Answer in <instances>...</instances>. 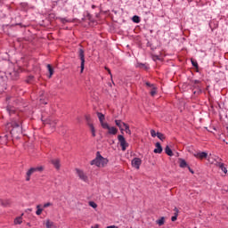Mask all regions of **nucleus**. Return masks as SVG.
Wrapping results in <instances>:
<instances>
[{
  "mask_svg": "<svg viewBox=\"0 0 228 228\" xmlns=\"http://www.w3.org/2000/svg\"><path fill=\"white\" fill-rule=\"evenodd\" d=\"M43 95H44V91H42V92L40 93V97H43Z\"/></svg>",
  "mask_w": 228,
  "mask_h": 228,
  "instance_id": "nucleus-45",
  "label": "nucleus"
},
{
  "mask_svg": "<svg viewBox=\"0 0 228 228\" xmlns=\"http://www.w3.org/2000/svg\"><path fill=\"white\" fill-rule=\"evenodd\" d=\"M135 68L136 69H142V70H149V69H151V66L149 65V63L137 62L135 64Z\"/></svg>",
  "mask_w": 228,
  "mask_h": 228,
  "instance_id": "nucleus-15",
  "label": "nucleus"
},
{
  "mask_svg": "<svg viewBox=\"0 0 228 228\" xmlns=\"http://www.w3.org/2000/svg\"><path fill=\"white\" fill-rule=\"evenodd\" d=\"M7 112L9 113V115H13V113H15L14 110H12V107L7 106Z\"/></svg>",
  "mask_w": 228,
  "mask_h": 228,
  "instance_id": "nucleus-32",
  "label": "nucleus"
},
{
  "mask_svg": "<svg viewBox=\"0 0 228 228\" xmlns=\"http://www.w3.org/2000/svg\"><path fill=\"white\" fill-rule=\"evenodd\" d=\"M50 206H53V203L47 202V203H45V204L43 205V208H49Z\"/></svg>",
  "mask_w": 228,
  "mask_h": 228,
  "instance_id": "nucleus-40",
  "label": "nucleus"
},
{
  "mask_svg": "<svg viewBox=\"0 0 228 228\" xmlns=\"http://www.w3.org/2000/svg\"><path fill=\"white\" fill-rule=\"evenodd\" d=\"M150 133H151L152 138H156V136H158V133H156V130H154V129H151Z\"/></svg>",
  "mask_w": 228,
  "mask_h": 228,
  "instance_id": "nucleus-33",
  "label": "nucleus"
},
{
  "mask_svg": "<svg viewBox=\"0 0 228 228\" xmlns=\"http://www.w3.org/2000/svg\"><path fill=\"white\" fill-rule=\"evenodd\" d=\"M8 204H10V201H7L6 203L2 202V206H4V207L8 206Z\"/></svg>",
  "mask_w": 228,
  "mask_h": 228,
  "instance_id": "nucleus-44",
  "label": "nucleus"
},
{
  "mask_svg": "<svg viewBox=\"0 0 228 228\" xmlns=\"http://www.w3.org/2000/svg\"><path fill=\"white\" fill-rule=\"evenodd\" d=\"M199 85H200V80H192V86L196 89L193 91L194 95L202 94V88Z\"/></svg>",
  "mask_w": 228,
  "mask_h": 228,
  "instance_id": "nucleus-8",
  "label": "nucleus"
},
{
  "mask_svg": "<svg viewBox=\"0 0 228 228\" xmlns=\"http://www.w3.org/2000/svg\"><path fill=\"white\" fill-rule=\"evenodd\" d=\"M222 161V159H219V161L216 162V167H218L224 174H227V167H225V164H224Z\"/></svg>",
  "mask_w": 228,
  "mask_h": 228,
  "instance_id": "nucleus-14",
  "label": "nucleus"
},
{
  "mask_svg": "<svg viewBox=\"0 0 228 228\" xmlns=\"http://www.w3.org/2000/svg\"><path fill=\"white\" fill-rule=\"evenodd\" d=\"M156 87H153L152 90L151 91V97H154V95H156Z\"/></svg>",
  "mask_w": 228,
  "mask_h": 228,
  "instance_id": "nucleus-35",
  "label": "nucleus"
},
{
  "mask_svg": "<svg viewBox=\"0 0 228 228\" xmlns=\"http://www.w3.org/2000/svg\"><path fill=\"white\" fill-rule=\"evenodd\" d=\"M7 133H10L12 138L19 139V136L22 134V121L19 118V116L12 118L10 122L5 125Z\"/></svg>",
  "mask_w": 228,
  "mask_h": 228,
  "instance_id": "nucleus-1",
  "label": "nucleus"
},
{
  "mask_svg": "<svg viewBox=\"0 0 228 228\" xmlns=\"http://www.w3.org/2000/svg\"><path fill=\"white\" fill-rule=\"evenodd\" d=\"M110 160H108V159L102 157V155H101L100 151L96 152V157L94 159L91 160L90 165L92 166H95L98 167L99 168H101V167H106V165H108Z\"/></svg>",
  "mask_w": 228,
  "mask_h": 228,
  "instance_id": "nucleus-2",
  "label": "nucleus"
},
{
  "mask_svg": "<svg viewBox=\"0 0 228 228\" xmlns=\"http://www.w3.org/2000/svg\"><path fill=\"white\" fill-rule=\"evenodd\" d=\"M14 224H15L16 225H20V224H22V217H20V216L16 217V218L14 219Z\"/></svg>",
  "mask_w": 228,
  "mask_h": 228,
  "instance_id": "nucleus-28",
  "label": "nucleus"
},
{
  "mask_svg": "<svg viewBox=\"0 0 228 228\" xmlns=\"http://www.w3.org/2000/svg\"><path fill=\"white\" fill-rule=\"evenodd\" d=\"M115 124L119 128V131L121 132V134H124V128L122 127V126H124L125 123L122 122V120L120 119H116Z\"/></svg>",
  "mask_w": 228,
  "mask_h": 228,
  "instance_id": "nucleus-18",
  "label": "nucleus"
},
{
  "mask_svg": "<svg viewBox=\"0 0 228 228\" xmlns=\"http://www.w3.org/2000/svg\"><path fill=\"white\" fill-rule=\"evenodd\" d=\"M146 86H149L150 88H155L154 84H151L150 82L145 83Z\"/></svg>",
  "mask_w": 228,
  "mask_h": 228,
  "instance_id": "nucleus-37",
  "label": "nucleus"
},
{
  "mask_svg": "<svg viewBox=\"0 0 228 228\" xmlns=\"http://www.w3.org/2000/svg\"><path fill=\"white\" fill-rule=\"evenodd\" d=\"M44 171V167H30L27 171V176H26V181H31V175L35 174V172H43Z\"/></svg>",
  "mask_w": 228,
  "mask_h": 228,
  "instance_id": "nucleus-4",
  "label": "nucleus"
},
{
  "mask_svg": "<svg viewBox=\"0 0 228 228\" xmlns=\"http://www.w3.org/2000/svg\"><path fill=\"white\" fill-rule=\"evenodd\" d=\"M123 126L125 127L124 131L126 133V134L131 135V129L129 128V125L126 123H123Z\"/></svg>",
  "mask_w": 228,
  "mask_h": 228,
  "instance_id": "nucleus-23",
  "label": "nucleus"
},
{
  "mask_svg": "<svg viewBox=\"0 0 228 228\" xmlns=\"http://www.w3.org/2000/svg\"><path fill=\"white\" fill-rule=\"evenodd\" d=\"M43 124H48V126H50V127H53L54 129V127H56V124H58V120L56 119H52L51 118H46L45 120L42 119Z\"/></svg>",
  "mask_w": 228,
  "mask_h": 228,
  "instance_id": "nucleus-10",
  "label": "nucleus"
},
{
  "mask_svg": "<svg viewBox=\"0 0 228 228\" xmlns=\"http://www.w3.org/2000/svg\"><path fill=\"white\" fill-rule=\"evenodd\" d=\"M76 174L77 177H79L80 181H83L84 183H88V175H86V173L83 171L82 169L76 168Z\"/></svg>",
  "mask_w": 228,
  "mask_h": 228,
  "instance_id": "nucleus-6",
  "label": "nucleus"
},
{
  "mask_svg": "<svg viewBox=\"0 0 228 228\" xmlns=\"http://www.w3.org/2000/svg\"><path fill=\"white\" fill-rule=\"evenodd\" d=\"M47 69L49 71V77H53V74H54V69L51 66V64H47Z\"/></svg>",
  "mask_w": 228,
  "mask_h": 228,
  "instance_id": "nucleus-24",
  "label": "nucleus"
},
{
  "mask_svg": "<svg viewBox=\"0 0 228 228\" xmlns=\"http://www.w3.org/2000/svg\"><path fill=\"white\" fill-rule=\"evenodd\" d=\"M194 158H196V159H206V158H208V152L206 151H198L193 153Z\"/></svg>",
  "mask_w": 228,
  "mask_h": 228,
  "instance_id": "nucleus-12",
  "label": "nucleus"
},
{
  "mask_svg": "<svg viewBox=\"0 0 228 228\" xmlns=\"http://www.w3.org/2000/svg\"><path fill=\"white\" fill-rule=\"evenodd\" d=\"M93 10H95L96 6L94 4L92 5Z\"/></svg>",
  "mask_w": 228,
  "mask_h": 228,
  "instance_id": "nucleus-46",
  "label": "nucleus"
},
{
  "mask_svg": "<svg viewBox=\"0 0 228 228\" xmlns=\"http://www.w3.org/2000/svg\"><path fill=\"white\" fill-rule=\"evenodd\" d=\"M61 22H62V24H65L66 22H70V20H67V18H61Z\"/></svg>",
  "mask_w": 228,
  "mask_h": 228,
  "instance_id": "nucleus-36",
  "label": "nucleus"
},
{
  "mask_svg": "<svg viewBox=\"0 0 228 228\" xmlns=\"http://www.w3.org/2000/svg\"><path fill=\"white\" fill-rule=\"evenodd\" d=\"M44 171V167H30L27 171V176H26V181H31V175L35 174V172H43Z\"/></svg>",
  "mask_w": 228,
  "mask_h": 228,
  "instance_id": "nucleus-3",
  "label": "nucleus"
},
{
  "mask_svg": "<svg viewBox=\"0 0 228 228\" xmlns=\"http://www.w3.org/2000/svg\"><path fill=\"white\" fill-rule=\"evenodd\" d=\"M89 206L94 209H97V203L95 201H89Z\"/></svg>",
  "mask_w": 228,
  "mask_h": 228,
  "instance_id": "nucleus-31",
  "label": "nucleus"
},
{
  "mask_svg": "<svg viewBox=\"0 0 228 228\" xmlns=\"http://www.w3.org/2000/svg\"><path fill=\"white\" fill-rule=\"evenodd\" d=\"M132 20H133V22H134V24H140V22H141L140 16H138V15L133 16Z\"/></svg>",
  "mask_w": 228,
  "mask_h": 228,
  "instance_id": "nucleus-25",
  "label": "nucleus"
},
{
  "mask_svg": "<svg viewBox=\"0 0 228 228\" xmlns=\"http://www.w3.org/2000/svg\"><path fill=\"white\" fill-rule=\"evenodd\" d=\"M180 168H186L189 167L188 163L186 162V160L184 159H180V165H179Z\"/></svg>",
  "mask_w": 228,
  "mask_h": 228,
  "instance_id": "nucleus-20",
  "label": "nucleus"
},
{
  "mask_svg": "<svg viewBox=\"0 0 228 228\" xmlns=\"http://www.w3.org/2000/svg\"><path fill=\"white\" fill-rule=\"evenodd\" d=\"M78 57L81 61L80 62V74H83L85 70V50L83 48L78 49Z\"/></svg>",
  "mask_w": 228,
  "mask_h": 228,
  "instance_id": "nucleus-5",
  "label": "nucleus"
},
{
  "mask_svg": "<svg viewBox=\"0 0 228 228\" xmlns=\"http://www.w3.org/2000/svg\"><path fill=\"white\" fill-rule=\"evenodd\" d=\"M52 165H53L56 170H60L61 164L60 163V159H54L51 160Z\"/></svg>",
  "mask_w": 228,
  "mask_h": 228,
  "instance_id": "nucleus-16",
  "label": "nucleus"
},
{
  "mask_svg": "<svg viewBox=\"0 0 228 228\" xmlns=\"http://www.w3.org/2000/svg\"><path fill=\"white\" fill-rule=\"evenodd\" d=\"M174 211H175L174 216L171 217L172 222H175V220H177V216H179V208H177V207L174 208Z\"/></svg>",
  "mask_w": 228,
  "mask_h": 228,
  "instance_id": "nucleus-19",
  "label": "nucleus"
},
{
  "mask_svg": "<svg viewBox=\"0 0 228 228\" xmlns=\"http://www.w3.org/2000/svg\"><path fill=\"white\" fill-rule=\"evenodd\" d=\"M54 225L53 221L47 220L46 221V228H52Z\"/></svg>",
  "mask_w": 228,
  "mask_h": 228,
  "instance_id": "nucleus-30",
  "label": "nucleus"
},
{
  "mask_svg": "<svg viewBox=\"0 0 228 228\" xmlns=\"http://www.w3.org/2000/svg\"><path fill=\"white\" fill-rule=\"evenodd\" d=\"M131 165L136 170H140V167L142 166V159L140 158H134L131 161Z\"/></svg>",
  "mask_w": 228,
  "mask_h": 228,
  "instance_id": "nucleus-9",
  "label": "nucleus"
},
{
  "mask_svg": "<svg viewBox=\"0 0 228 228\" xmlns=\"http://www.w3.org/2000/svg\"><path fill=\"white\" fill-rule=\"evenodd\" d=\"M165 152L167 156H174V151H172V149H170V146L168 145L166 146Z\"/></svg>",
  "mask_w": 228,
  "mask_h": 228,
  "instance_id": "nucleus-22",
  "label": "nucleus"
},
{
  "mask_svg": "<svg viewBox=\"0 0 228 228\" xmlns=\"http://www.w3.org/2000/svg\"><path fill=\"white\" fill-rule=\"evenodd\" d=\"M3 138H4V140L5 143H6V142H8V134H5Z\"/></svg>",
  "mask_w": 228,
  "mask_h": 228,
  "instance_id": "nucleus-43",
  "label": "nucleus"
},
{
  "mask_svg": "<svg viewBox=\"0 0 228 228\" xmlns=\"http://www.w3.org/2000/svg\"><path fill=\"white\" fill-rule=\"evenodd\" d=\"M39 102L40 104H47V101L44 98H40Z\"/></svg>",
  "mask_w": 228,
  "mask_h": 228,
  "instance_id": "nucleus-38",
  "label": "nucleus"
},
{
  "mask_svg": "<svg viewBox=\"0 0 228 228\" xmlns=\"http://www.w3.org/2000/svg\"><path fill=\"white\" fill-rule=\"evenodd\" d=\"M105 70H107L108 74H110V77H113V75L111 74V69L110 68L105 67Z\"/></svg>",
  "mask_w": 228,
  "mask_h": 228,
  "instance_id": "nucleus-39",
  "label": "nucleus"
},
{
  "mask_svg": "<svg viewBox=\"0 0 228 228\" xmlns=\"http://www.w3.org/2000/svg\"><path fill=\"white\" fill-rule=\"evenodd\" d=\"M157 137H158L159 140H160L161 142L165 141V134H163L161 132H157Z\"/></svg>",
  "mask_w": 228,
  "mask_h": 228,
  "instance_id": "nucleus-27",
  "label": "nucleus"
},
{
  "mask_svg": "<svg viewBox=\"0 0 228 228\" xmlns=\"http://www.w3.org/2000/svg\"><path fill=\"white\" fill-rule=\"evenodd\" d=\"M189 172H191V174H195V172L193 171V169H191V167L190 166L187 167Z\"/></svg>",
  "mask_w": 228,
  "mask_h": 228,
  "instance_id": "nucleus-42",
  "label": "nucleus"
},
{
  "mask_svg": "<svg viewBox=\"0 0 228 228\" xmlns=\"http://www.w3.org/2000/svg\"><path fill=\"white\" fill-rule=\"evenodd\" d=\"M157 60H159V57L157 56Z\"/></svg>",
  "mask_w": 228,
  "mask_h": 228,
  "instance_id": "nucleus-47",
  "label": "nucleus"
},
{
  "mask_svg": "<svg viewBox=\"0 0 228 228\" xmlns=\"http://www.w3.org/2000/svg\"><path fill=\"white\" fill-rule=\"evenodd\" d=\"M85 118L86 122H90V120H92V118L90 117V115H86Z\"/></svg>",
  "mask_w": 228,
  "mask_h": 228,
  "instance_id": "nucleus-41",
  "label": "nucleus"
},
{
  "mask_svg": "<svg viewBox=\"0 0 228 228\" xmlns=\"http://www.w3.org/2000/svg\"><path fill=\"white\" fill-rule=\"evenodd\" d=\"M42 205H37V211H36V215L40 216L42 215V211H44V208H41Z\"/></svg>",
  "mask_w": 228,
  "mask_h": 228,
  "instance_id": "nucleus-26",
  "label": "nucleus"
},
{
  "mask_svg": "<svg viewBox=\"0 0 228 228\" xmlns=\"http://www.w3.org/2000/svg\"><path fill=\"white\" fill-rule=\"evenodd\" d=\"M191 65H192V67L199 69V62H197V61H191Z\"/></svg>",
  "mask_w": 228,
  "mask_h": 228,
  "instance_id": "nucleus-34",
  "label": "nucleus"
},
{
  "mask_svg": "<svg viewBox=\"0 0 228 228\" xmlns=\"http://www.w3.org/2000/svg\"><path fill=\"white\" fill-rule=\"evenodd\" d=\"M155 147L156 148L153 151L155 154H161V152H163V147H161V143L156 142Z\"/></svg>",
  "mask_w": 228,
  "mask_h": 228,
  "instance_id": "nucleus-17",
  "label": "nucleus"
},
{
  "mask_svg": "<svg viewBox=\"0 0 228 228\" xmlns=\"http://www.w3.org/2000/svg\"><path fill=\"white\" fill-rule=\"evenodd\" d=\"M157 224H158L159 225H164V224H165V217L162 216V217H160L159 219H158V220H157Z\"/></svg>",
  "mask_w": 228,
  "mask_h": 228,
  "instance_id": "nucleus-29",
  "label": "nucleus"
},
{
  "mask_svg": "<svg viewBox=\"0 0 228 228\" xmlns=\"http://www.w3.org/2000/svg\"><path fill=\"white\" fill-rule=\"evenodd\" d=\"M102 129H108L109 134H117L118 133V129L115 126H110V124L107 123V127H102Z\"/></svg>",
  "mask_w": 228,
  "mask_h": 228,
  "instance_id": "nucleus-13",
  "label": "nucleus"
},
{
  "mask_svg": "<svg viewBox=\"0 0 228 228\" xmlns=\"http://www.w3.org/2000/svg\"><path fill=\"white\" fill-rule=\"evenodd\" d=\"M96 115L100 120V124H101L102 127H108V123L104 122V120L106 118L104 114H102V112H97Z\"/></svg>",
  "mask_w": 228,
  "mask_h": 228,
  "instance_id": "nucleus-11",
  "label": "nucleus"
},
{
  "mask_svg": "<svg viewBox=\"0 0 228 228\" xmlns=\"http://www.w3.org/2000/svg\"><path fill=\"white\" fill-rule=\"evenodd\" d=\"M118 140L120 143L121 151H126L129 147V143H127V141H126V137L124 135L119 134L118 135Z\"/></svg>",
  "mask_w": 228,
  "mask_h": 228,
  "instance_id": "nucleus-7",
  "label": "nucleus"
},
{
  "mask_svg": "<svg viewBox=\"0 0 228 228\" xmlns=\"http://www.w3.org/2000/svg\"><path fill=\"white\" fill-rule=\"evenodd\" d=\"M88 126H89V127H90V129H91L92 137H93V138H95V136H96V134H95V126H94V124H92V123H89Z\"/></svg>",
  "mask_w": 228,
  "mask_h": 228,
  "instance_id": "nucleus-21",
  "label": "nucleus"
}]
</instances>
